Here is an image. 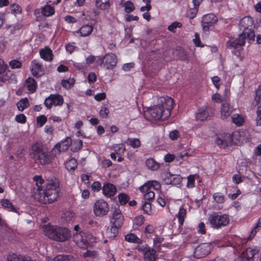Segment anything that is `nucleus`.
<instances>
[{
    "instance_id": "32",
    "label": "nucleus",
    "mask_w": 261,
    "mask_h": 261,
    "mask_svg": "<svg viewBox=\"0 0 261 261\" xmlns=\"http://www.w3.org/2000/svg\"><path fill=\"white\" fill-rule=\"evenodd\" d=\"M41 13L44 16H50L54 14L55 9L50 5H46L41 9Z\"/></svg>"
},
{
    "instance_id": "6",
    "label": "nucleus",
    "mask_w": 261,
    "mask_h": 261,
    "mask_svg": "<svg viewBox=\"0 0 261 261\" xmlns=\"http://www.w3.org/2000/svg\"><path fill=\"white\" fill-rule=\"evenodd\" d=\"M208 221L213 228L218 229L226 226L229 223V218L228 215L213 212L208 215Z\"/></svg>"
},
{
    "instance_id": "24",
    "label": "nucleus",
    "mask_w": 261,
    "mask_h": 261,
    "mask_svg": "<svg viewBox=\"0 0 261 261\" xmlns=\"http://www.w3.org/2000/svg\"><path fill=\"white\" fill-rule=\"evenodd\" d=\"M102 192L105 196L111 197L115 194L116 188L113 184H106L103 186Z\"/></svg>"
},
{
    "instance_id": "12",
    "label": "nucleus",
    "mask_w": 261,
    "mask_h": 261,
    "mask_svg": "<svg viewBox=\"0 0 261 261\" xmlns=\"http://www.w3.org/2000/svg\"><path fill=\"white\" fill-rule=\"evenodd\" d=\"M218 21L217 17L213 13L204 15L202 18L201 23L204 31H209L210 28L213 26Z\"/></svg>"
},
{
    "instance_id": "61",
    "label": "nucleus",
    "mask_w": 261,
    "mask_h": 261,
    "mask_svg": "<svg viewBox=\"0 0 261 261\" xmlns=\"http://www.w3.org/2000/svg\"><path fill=\"white\" fill-rule=\"evenodd\" d=\"M64 20L68 23H75L77 22V18L71 15L65 16Z\"/></svg>"
},
{
    "instance_id": "38",
    "label": "nucleus",
    "mask_w": 261,
    "mask_h": 261,
    "mask_svg": "<svg viewBox=\"0 0 261 261\" xmlns=\"http://www.w3.org/2000/svg\"><path fill=\"white\" fill-rule=\"evenodd\" d=\"M232 122L237 126H241L244 122L243 118L239 114H234L231 117Z\"/></svg>"
},
{
    "instance_id": "9",
    "label": "nucleus",
    "mask_w": 261,
    "mask_h": 261,
    "mask_svg": "<svg viewBox=\"0 0 261 261\" xmlns=\"http://www.w3.org/2000/svg\"><path fill=\"white\" fill-rule=\"evenodd\" d=\"M109 210L108 203L102 199L96 200L93 206L94 214L99 217L107 215Z\"/></svg>"
},
{
    "instance_id": "19",
    "label": "nucleus",
    "mask_w": 261,
    "mask_h": 261,
    "mask_svg": "<svg viewBox=\"0 0 261 261\" xmlns=\"http://www.w3.org/2000/svg\"><path fill=\"white\" fill-rule=\"evenodd\" d=\"M40 57L46 61H51L53 60L54 55L52 50L48 46H45L40 50Z\"/></svg>"
},
{
    "instance_id": "63",
    "label": "nucleus",
    "mask_w": 261,
    "mask_h": 261,
    "mask_svg": "<svg viewBox=\"0 0 261 261\" xmlns=\"http://www.w3.org/2000/svg\"><path fill=\"white\" fill-rule=\"evenodd\" d=\"M144 221V217L142 215L136 217L134 220V223L138 226H141Z\"/></svg>"
},
{
    "instance_id": "5",
    "label": "nucleus",
    "mask_w": 261,
    "mask_h": 261,
    "mask_svg": "<svg viewBox=\"0 0 261 261\" xmlns=\"http://www.w3.org/2000/svg\"><path fill=\"white\" fill-rule=\"evenodd\" d=\"M253 20L250 16H245L239 22V27L243 32L247 33L248 41L250 43L254 41L255 33L253 29Z\"/></svg>"
},
{
    "instance_id": "30",
    "label": "nucleus",
    "mask_w": 261,
    "mask_h": 261,
    "mask_svg": "<svg viewBox=\"0 0 261 261\" xmlns=\"http://www.w3.org/2000/svg\"><path fill=\"white\" fill-rule=\"evenodd\" d=\"M53 261H75L74 257L69 254H59L56 255Z\"/></svg>"
},
{
    "instance_id": "33",
    "label": "nucleus",
    "mask_w": 261,
    "mask_h": 261,
    "mask_svg": "<svg viewBox=\"0 0 261 261\" xmlns=\"http://www.w3.org/2000/svg\"><path fill=\"white\" fill-rule=\"evenodd\" d=\"M75 84V80L73 78H69L67 80H62L61 82L62 86L66 89H70Z\"/></svg>"
},
{
    "instance_id": "34",
    "label": "nucleus",
    "mask_w": 261,
    "mask_h": 261,
    "mask_svg": "<svg viewBox=\"0 0 261 261\" xmlns=\"http://www.w3.org/2000/svg\"><path fill=\"white\" fill-rule=\"evenodd\" d=\"M92 239V236L91 235H87L85 233H83V236L82 237V239H81L82 245L81 246H78L80 248H86L90 243H92V241H90V239Z\"/></svg>"
},
{
    "instance_id": "14",
    "label": "nucleus",
    "mask_w": 261,
    "mask_h": 261,
    "mask_svg": "<svg viewBox=\"0 0 261 261\" xmlns=\"http://www.w3.org/2000/svg\"><path fill=\"white\" fill-rule=\"evenodd\" d=\"M211 252V246L207 244H201L195 249L194 256L197 258H202Z\"/></svg>"
},
{
    "instance_id": "22",
    "label": "nucleus",
    "mask_w": 261,
    "mask_h": 261,
    "mask_svg": "<svg viewBox=\"0 0 261 261\" xmlns=\"http://www.w3.org/2000/svg\"><path fill=\"white\" fill-rule=\"evenodd\" d=\"M232 112L229 103L224 102L222 103L221 107V117L222 119H226L231 115Z\"/></svg>"
},
{
    "instance_id": "46",
    "label": "nucleus",
    "mask_w": 261,
    "mask_h": 261,
    "mask_svg": "<svg viewBox=\"0 0 261 261\" xmlns=\"http://www.w3.org/2000/svg\"><path fill=\"white\" fill-rule=\"evenodd\" d=\"M23 257L18 254H10L7 257V261H23Z\"/></svg>"
},
{
    "instance_id": "15",
    "label": "nucleus",
    "mask_w": 261,
    "mask_h": 261,
    "mask_svg": "<svg viewBox=\"0 0 261 261\" xmlns=\"http://www.w3.org/2000/svg\"><path fill=\"white\" fill-rule=\"evenodd\" d=\"M140 252L144 254V257L146 261H155L156 251L153 249H150L147 246H142L138 248Z\"/></svg>"
},
{
    "instance_id": "27",
    "label": "nucleus",
    "mask_w": 261,
    "mask_h": 261,
    "mask_svg": "<svg viewBox=\"0 0 261 261\" xmlns=\"http://www.w3.org/2000/svg\"><path fill=\"white\" fill-rule=\"evenodd\" d=\"M25 83L28 90L30 93H33L36 91L37 84L34 78L31 77H28L26 80Z\"/></svg>"
},
{
    "instance_id": "17",
    "label": "nucleus",
    "mask_w": 261,
    "mask_h": 261,
    "mask_svg": "<svg viewBox=\"0 0 261 261\" xmlns=\"http://www.w3.org/2000/svg\"><path fill=\"white\" fill-rule=\"evenodd\" d=\"M208 106L204 105L200 107L195 113V118L197 120L203 121L207 119L209 116Z\"/></svg>"
},
{
    "instance_id": "54",
    "label": "nucleus",
    "mask_w": 261,
    "mask_h": 261,
    "mask_svg": "<svg viewBox=\"0 0 261 261\" xmlns=\"http://www.w3.org/2000/svg\"><path fill=\"white\" fill-rule=\"evenodd\" d=\"M74 214L71 211H67L64 213L62 215V218L65 219L66 221H70L74 218Z\"/></svg>"
},
{
    "instance_id": "1",
    "label": "nucleus",
    "mask_w": 261,
    "mask_h": 261,
    "mask_svg": "<svg viewBox=\"0 0 261 261\" xmlns=\"http://www.w3.org/2000/svg\"><path fill=\"white\" fill-rule=\"evenodd\" d=\"M37 187L34 198L40 203H50L57 200L59 196V182L56 178L46 180L45 188L42 189L41 185L44 182L41 176L36 175L33 177Z\"/></svg>"
},
{
    "instance_id": "60",
    "label": "nucleus",
    "mask_w": 261,
    "mask_h": 261,
    "mask_svg": "<svg viewBox=\"0 0 261 261\" xmlns=\"http://www.w3.org/2000/svg\"><path fill=\"white\" fill-rule=\"evenodd\" d=\"M87 80L89 83H94L97 80V75L95 73L90 72L88 75Z\"/></svg>"
},
{
    "instance_id": "55",
    "label": "nucleus",
    "mask_w": 261,
    "mask_h": 261,
    "mask_svg": "<svg viewBox=\"0 0 261 261\" xmlns=\"http://www.w3.org/2000/svg\"><path fill=\"white\" fill-rule=\"evenodd\" d=\"M213 198L218 203H221L224 201V196L223 194L221 193H215L213 195Z\"/></svg>"
},
{
    "instance_id": "28",
    "label": "nucleus",
    "mask_w": 261,
    "mask_h": 261,
    "mask_svg": "<svg viewBox=\"0 0 261 261\" xmlns=\"http://www.w3.org/2000/svg\"><path fill=\"white\" fill-rule=\"evenodd\" d=\"M72 140L70 137H66V138L63 140L61 141L60 142L57 144L58 145L59 148L61 149L62 152L67 150L71 144Z\"/></svg>"
},
{
    "instance_id": "13",
    "label": "nucleus",
    "mask_w": 261,
    "mask_h": 261,
    "mask_svg": "<svg viewBox=\"0 0 261 261\" xmlns=\"http://www.w3.org/2000/svg\"><path fill=\"white\" fill-rule=\"evenodd\" d=\"M165 177L163 178L165 184L172 185L173 186H180L182 179V177L178 174H173L170 172H167L164 174Z\"/></svg>"
},
{
    "instance_id": "57",
    "label": "nucleus",
    "mask_w": 261,
    "mask_h": 261,
    "mask_svg": "<svg viewBox=\"0 0 261 261\" xmlns=\"http://www.w3.org/2000/svg\"><path fill=\"white\" fill-rule=\"evenodd\" d=\"M15 120L18 123L24 124L27 121V117L23 114H19L16 115Z\"/></svg>"
},
{
    "instance_id": "26",
    "label": "nucleus",
    "mask_w": 261,
    "mask_h": 261,
    "mask_svg": "<svg viewBox=\"0 0 261 261\" xmlns=\"http://www.w3.org/2000/svg\"><path fill=\"white\" fill-rule=\"evenodd\" d=\"M125 150V147L122 145L121 147H119L118 150H116L115 152L111 153L110 155L111 159L114 161H117L119 162H122L123 160L122 154H123Z\"/></svg>"
},
{
    "instance_id": "39",
    "label": "nucleus",
    "mask_w": 261,
    "mask_h": 261,
    "mask_svg": "<svg viewBox=\"0 0 261 261\" xmlns=\"http://www.w3.org/2000/svg\"><path fill=\"white\" fill-rule=\"evenodd\" d=\"M22 8L21 7L17 4L13 3L11 5L9 8V12H11L13 14L16 15L18 14L21 13Z\"/></svg>"
},
{
    "instance_id": "16",
    "label": "nucleus",
    "mask_w": 261,
    "mask_h": 261,
    "mask_svg": "<svg viewBox=\"0 0 261 261\" xmlns=\"http://www.w3.org/2000/svg\"><path fill=\"white\" fill-rule=\"evenodd\" d=\"M124 217L119 208H115L113 211L111 223L114 226L121 227L124 222Z\"/></svg>"
},
{
    "instance_id": "59",
    "label": "nucleus",
    "mask_w": 261,
    "mask_h": 261,
    "mask_svg": "<svg viewBox=\"0 0 261 261\" xmlns=\"http://www.w3.org/2000/svg\"><path fill=\"white\" fill-rule=\"evenodd\" d=\"M256 114V124L257 126H261V105L258 107Z\"/></svg>"
},
{
    "instance_id": "47",
    "label": "nucleus",
    "mask_w": 261,
    "mask_h": 261,
    "mask_svg": "<svg viewBox=\"0 0 261 261\" xmlns=\"http://www.w3.org/2000/svg\"><path fill=\"white\" fill-rule=\"evenodd\" d=\"M119 202L121 205H125L129 199V196L124 193H120L118 196Z\"/></svg>"
},
{
    "instance_id": "41",
    "label": "nucleus",
    "mask_w": 261,
    "mask_h": 261,
    "mask_svg": "<svg viewBox=\"0 0 261 261\" xmlns=\"http://www.w3.org/2000/svg\"><path fill=\"white\" fill-rule=\"evenodd\" d=\"M125 239L126 241L129 243H140L141 240L134 233L127 234L125 237Z\"/></svg>"
},
{
    "instance_id": "29",
    "label": "nucleus",
    "mask_w": 261,
    "mask_h": 261,
    "mask_svg": "<svg viewBox=\"0 0 261 261\" xmlns=\"http://www.w3.org/2000/svg\"><path fill=\"white\" fill-rule=\"evenodd\" d=\"M95 6L98 9L105 10L110 8L111 4L110 0H96Z\"/></svg>"
},
{
    "instance_id": "20",
    "label": "nucleus",
    "mask_w": 261,
    "mask_h": 261,
    "mask_svg": "<svg viewBox=\"0 0 261 261\" xmlns=\"http://www.w3.org/2000/svg\"><path fill=\"white\" fill-rule=\"evenodd\" d=\"M31 71L34 76L36 77H40L41 74L39 73L43 71V67L42 64L39 63L37 61L33 60L31 62Z\"/></svg>"
},
{
    "instance_id": "31",
    "label": "nucleus",
    "mask_w": 261,
    "mask_h": 261,
    "mask_svg": "<svg viewBox=\"0 0 261 261\" xmlns=\"http://www.w3.org/2000/svg\"><path fill=\"white\" fill-rule=\"evenodd\" d=\"M16 105L18 110L22 112L24 109L30 106V103L28 99L27 98H24L19 100Z\"/></svg>"
},
{
    "instance_id": "51",
    "label": "nucleus",
    "mask_w": 261,
    "mask_h": 261,
    "mask_svg": "<svg viewBox=\"0 0 261 261\" xmlns=\"http://www.w3.org/2000/svg\"><path fill=\"white\" fill-rule=\"evenodd\" d=\"M83 232H80V233L76 232L73 236V241L75 242L77 246H81L82 243L81 239H82V237L83 236Z\"/></svg>"
},
{
    "instance_id": "35",
    "label": "nucleus",
    "mask_w": 261,
    "mask_h": 261,
    "mask_svg": "<svg viewBox=\"0 0 261 261\" xmlns=\"http://www.w3.org/2000/svg\"><path fill=\"white\" fill-rule=\"evenodd\" d=\"M126 143L134 148H139L141 145L140 140L138 138H128Z\"/></svg>"
},
{
    "instance_id": "4",
    "label": "nucleus",
    "mask_w": 261,
    "mask_h": 261,
    "mask_svg": "<svg viewBox=\"0 0 261 261\" xmlns=\"http://www.w3.org/2000/svg\"><path fill=\"white\" fill-rule=\"evenodd\" d=\"M117 63V58L113 53H107L103 56H98L96 64L107 70H113Z\"/></svg>"
},
{
    "instance_id": "50",
    "label": "nucleus",
    "mask_w": 261,
    "mask_h": 261,
    "mask_svg": "<svg viewBox=\"0 0 261 261\" xmlns=\"http://www.w3.org/2000/svg\"><path fill=\"white\" fill-rule=\"evenodd\" d=\"M196 174L190 175L188 176V181L187 183V187L188 188H192L195 187V180Z\"/></svg>"
},
{
    "instance_id": "36",
    "label": "nucleus",
    "mask_w": 261,
    "mask_h": 261,
    "mask_svg": "<svg viewBox=\"0 0 261 261\" xmlns=\"http://www.w3.org/2000/svg\"><path fill=\"white\" fill-rule=\"evenodd\" d=\"M120 228V227H117V226H114L112 224L111 228L108 229L107 231V234L109 238H114L118 233V229Z\"/></svg>"
},
{
    "instance_id": "10",
    "label": "nucleus",
    "mask_w": 261,
    "mask_h": 261,
    "mask_svg": "<svg viewBox=\"0 0 261 261\" xmlns=\"http://www.w3.org/2000/svg\"><path fill=\"white\" fill-rule=\"evenodd\" d=\"M160 102L161 103L159 106L164 109V116L170 117L171 111L173 108V99L168 96L161 97L160 99Z\"/></svg>"
},
{
    "instance_id": "2",
    "label": "nucleus",
    "mask_w": 261,
    "mask_h": 261,
    "mask_svg": "<svg viewBox=\"0 0 261 261\" xmlns=\"http://www.w3.org/2000/svg\"><path fill=\"white\" fill-rule=\"evenodd\" d=\"M43 231L49 238L60 242L68 240L71 236L70 231L68 228L56 225H44Z\"/></svg>"
},
{
    "instance_id": "53",
    "label": "nucleus",
    "mask_w": 261,
    "mask_h": 261,
    "mask_svg": "<svg viewBox=\"0 0 261 261\" xmlns=\"http://www.w3.org/2000/svg\"><path fill=\"white\" fill-rule=\"evenodd\" d=\"M178 57L181 61H188L189 60L188 53L184 49L179 50Z\"/></svg>"
},
{
    "instance_id": "49",
    "label": "nucleus",
    "mask_w": 261,
    "mask_h": 261,
    "mask_svg": "<svg viewBox=\"0 0 261 261\" xmlns=\"http://www.w3.org/2000/svg\"><path fill=\"white\" fill-rule=\"evenodd\" d=\"M182 23L180 22L174 21L168 27V30L172 32H175L177 28H181Z\"/></svg>"
},
{
    "instance_id": "23",
    "label": "nucleus",
    "mask_w": 261,
    "mask_h": 261,
    "mask_svg": "<svg viewBox=\"0 0 261 261\" xmlns=\"http://www.w3.org/2000/svg\"><path fill=\"white\" fill-rule=\"evenodd\" d=\"M233 141V136L229 134L227 136V140L218 138L216 140V143L221 148H225L231 145Z\"/></svg>"
},
{
    "instance_id": "45",
    "label": "nucleus",
    "mask_w": 261,
    "mask_h": 261,
    "mask_svg": "<svg viewBox=\"0 0 261 261\" xmlns=\"http://www.w3.org/2000/svg\"><path fill=\"white\" fill-rule=\"evenodd\" d=\"M47 118L44 115H41L36 118L37 125L38 127L43 126L47 122Z\"/></svg>"
},
{
    "instance_id": "18",
    "label": "nucleus",
    "mask_w": 261,
    "mask_h": 261,
    "mask_svg": "<svg viewBox=\"0 0 261 261\" xmlns=\"http://www.w3.org/2000/svg\"><path fill=\"white\" fill-rule=\"evenodd\" d=\"M189 153L186 151L180 152H177L176 154H167L164 156V161L166 163H170L176 159V161H179L180 159H183L185 156H188Z\"/></svg>"
},
{
    "instance_id": "25",
    "label": "nucleus",
    "mask_w": 261,
    "mask_h": 261,
    "mask_svg": "<svg viewBox=\"0 0 261 261\" xmlns=\"http://www.w3.org/2000/svg\"><path fill=\"white\" fill-rule=\"evenodd\" d=\"M93 31V26L89 24H84L76 32L80 34V36L87 37L89 36Z\"/></svg>"
},
{
    "instance_id": "42",
    "label": "nucleus",
    "mask_w": 261,
    "mask_h": 261,
    "mask_svg": "<svg viewBox=\"0 0 261 261\" xmlns=\"http://www.w3.org/2000/svg\"><path fill=\"white\" fill-rule=\"evenodd\" d=\"M60 149H61L59 148L58 145L57 144L54 146V147L51 150L50 154L48 155L49 156V163L51 162V159L53 158H54L60 154V153L62 152Z\"/></svg>"
},
{
    "instance_id": "11",
    "label": "nucleus",
    "mask_w": 261,
    "mask_h": 261,
    "mask_svg": "<svg viewBox=\"0 0 261 261\" xmlns=\"http://www.w3.org/2000/svg\"><path fill=\"white\" fill-rule=\"evenodd\" d=\"M148 112L151 118L156 121H164L167 119L169 117L164 116V111L159 106H154L148 110Z\"/></svg>"
},
{
    "instance_id": "37",
    "label": "nucleus",
    "mask_w": 261,
    "mask_h": 261,
    "mask_svg": "<svg viewBox=\"0 0 261 261\" xmlns=\"http://www.w3.org/2000/svg\"><path fill=\"white\" fill-rule=\"evenodd\" d=\"M186 214V210L182 207H180L177 215L180 225L183 224Z\"/></svg>"
},
{
    "instance_id": "40",
    "label": "nucleus",
    "mask_w": 261,
    "mask_h": 261,
    "mask_svg": "<svg viewBox=\"0 0 261 261\" xmlns=\"http://www.w3.org/2000/svg\"><path fill=\"white\" fill-rule=\"evenodd\" d=\"M125 12L126 13H130L135 9L134 4L130 1H127L123 4Z\"/></svg>"
},
{
    "instance_id": "58",
    "label": "nucleus",
    "mask_w": 261,
    "mask_h": 261,
    "mask_svg": "<svg viewBox=\"0 0 261 261\" xmlns=\"http://www.w3.org/2000/svg\"><path fill=\"white\" fill-rule=\"evenodd\" d=\"M109 113V110L106 107H102L99 111V115L102 118H107Z\"/></svg>"
},
{
    "instance_id": "21",
    "label": "nucleus",
    "mask_w": 261,
    "mask_h": 261,
    "mask_svg": "<svg viewBox=\"0 0 261 261\" xmlns=\"http://www.w3.org/2000/svg\"><path fill=\"white\" fill-rule=\"evenodd\" d=\"M257 251L250 248H247L241 255L240 261H251Z\"/></svg>"
},
{
    "instance_id": "48",
    "label": "nucleus",
    "mask_w": 261,
    "mask_h": 261,
    "mask_svg": "<svg viewBox=\"0 0 261 261\" xmlns=\"http://www.w3.org/2000/svg\"><path fill=\"white\" fill-rule=\"evenodd\" d=\"M142 208L144 213L148 215H151L152 214L151 205L150 202H145L142 206Z\"/></svg>"
},
{
    "instance_id": "62",
    "label": "nucleus",
    "mask_w": 261,
    "mask_h": 261,
    "mask_svg": "<svg viewBox=\"0 0 261 261\" xmlns=\"http://www.w3.org/2000/svg\"><path fill=\"white\" fill-rule=\"evenodd\" d=\"M193 42L197 47H203L204 45L201 44V42L198 33H195V38L193 39Z\"/></svg>"
},
{
    "instance_id": "8",
    "label": "nucleus",
    "mask_w": 261,
    "mask_h": 261,
    "mask_svg": "<svg viewBox=\"0 0 261 261\" xmlns=\"http://www.w3.org/2000/svg\"><path fill=\"white\" fill-rule=\"evenodd\" d=\"M64 103V98L60 94H51L44 100V104L47 109L50 110L53 106H61Z\"/></svg>"
},
{
    "instance_id": "52",
    "label": "nucleus",
    "mask_w": 261,
    "mask_h": 261,
    "mask_svg": "<svg viewBox=\"0 0 261 261\" xmlns=\"http://www.w3.org/2000/svg\"><path fill=\"white\" fill-rule=\"evenodd\" d=\"M72 65L74 67L82 71H85L87 68V64L85 63L73 62Z\"/></svg>"
},
{
    "instance_id": "3",
    "label": "nucleus",
    "mask_w": 261,
    "mask_h": 261,
    "mask_svg": "<svg viewBox=\"0 0 261 261\" xmlns=\"http://www.w3.org/2000/svg\"><path fill=\"white\" fill-rule=\"evenodd\" d=\"M30 155L35 161L39 163H48L49 156L42 143L36 142L33 143L29 150Z\"/></svg>"
},
{
    "instance_id": "7",
    "label": "nucleus",
    "mask_w": 261,
    "mask_h": 261,
    "mask_svg": "<svg viewBox=\"0 0 261 261\" xmlns=\"http://www.w3.org/2000/svg\"><path fill=\"white\" fill-rule=\"evenodd\" d=\"M246 38L247 33L242 32L234 41L229 40L227 42V47L234 48L233 53L238 56L240 55V50L243 49L242 47L245 44Z\"/></svg>"
},
{
    "instance_id": "64",
    "label": "nucleus",
    "mask_w": 261,
    "mask_h": 261,
    "mask_svg": "<svg viewBox=\"0 0 261 261\" xmlns=\"http://www.w3.org/2000/svg\"><path fill=\"white\" fill-rule=\"evenodd\" d=\"M154 193L152 191H149V192L144 194V198L145 200L150 201L154 199Z\"/></svg>"
},
{
    "instance_id": "56",
    "label": "nucleus",
    "mask_w": 261,
    "mask_h": 261,
    "mask_svg": "<svg viewBox=\"0 0 261 261\" xmlns=\"http://www.w3.org/2000/svg\"><path fill=\"white\" fill-rule=\"evenodd\" d=\"M9 66L12 69L20 68L22 66V63L16 60H13L10 61Z\"/></svg>"
},
{
    "instance_id": "43",
    "label": "nucleus",
    "mask_w": 261,
    "mask_h": 261,
    "mask_svg": "<svg viewBox=\"0 0 261 261\" xmlns=\"http://www.w3.org/2000/svg\"><path fill=\"white\" fill-rule=\"evenodd\" d=\"M1 203L3 207L7 208L11 211L14 212L15 211L14 206L13 205L10 200L7 199H2L1 201Z\"/></svg>"
},
{
    "instance_id": "44",
    "label": "nucleus",
    "mask_w": 261,
    "mask_h": 261,
    "mask_svg": "<svg viewBox=\"0 0 261 261\" xmlns=\"http://www.w3.org/2000/svg\"><path fill=\"white\" fill-rule=\"evenodd\" d=\"M83 147V141L81 140H76L72 144L71 150L73 152H76L80 150Z\"/></svg>"
}]
</instances>
